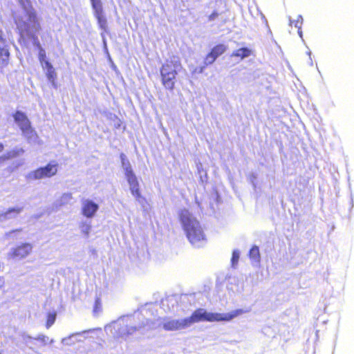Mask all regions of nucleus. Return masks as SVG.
<instances>
[{
    "label": "nucleus",
    "instance_id": "nucleus-4",
    "mask_svg": "<svg viewBox=\"0 0 354 354\" xmlns=\"http://www.w3.org/2000/svg\"><path fill=\"white\" fill-rule=\"evenodd\" d=\"M133 319V316L132 315H122L117 320L106 325L104 330L115 339H127L141 328L140 326L131 325Z\"/></svg>",
    "mask_w": 354,
    "mask_h": 354
},
{
    "label": "nucleus",
    "instance_id": "nucleus-12",
    "mask_svg": "<svg viewBox=\"0 0 354 354\" xmlns=\"http://www.w3.org/2000/svg\"><path fill=\"white\" fill-rule=\"evenodd\" d=\"M166 67V66H161L160 68L161 82L165 88H175L174 86L176 82L178 73L168 70Z\"/></svg>",
    "mask_w": 354,
    "mask_h": 354
},
{
    "label": "nucleus",
    "instance_id": "nucleus-11",
    "mask_svg": "<svg viewBox=\"0 0 354 354\" xmlns=\"http://www.w3.org/2000/svg\"><path fill=\"white\" fill-rule=\"evenodd\" d=\"M57 169L58 163L55 160H51L46 165L39 167L37 169L30 171L26 175V178L32 180L50 178L57 174Z\"/></svg>",
    "mask_w": 354,
    "mask_h": 354
},
{
    "label": "nucleus",
    "instance_id": "nucleus-10",
    "mask_svg": "<svg viewBox=\"0 0 354 354\" xmlns=\"http://www.w3.org/2000/svg\"><path fill=\"white\" fill-rule=\"evenodd\" d=\"M226 10V3L224 0L211 1L207 4L203 11V14L206 17L205 21L207 23L214 22Z\"/></svg>",
    "mask_w": 354,
    "mask_h": 354
},
{
    "label": "nucleus",
    "instance_id": "nucleus-6",
    "mask_svg": "<svg viewBox=\"0 0 354 354\" xmlns=\"http://www.w3.org/2000/svg\"><path fill=\"white\" fill-rule=\"evenodd\" d=\"M120 159L121 162V167L123 170L125 178L129 186V190L132 196L136 201L142 203L145 198L142 197L140 188V183L136 176L132 165L127 156L124 153H120Z\"/></svg>",
    "mask_w": 354,
    "mask_h": 354
},
{
    "label": "nucleus",
    "instance_id": "nucleus-29",
    "mask_svg": "<svg viewBox=\"0 0 354 354\" xmlns=\"http://www.w3.org/2000/svg\"><path fill=\"white\" fill-rule=\"evenodd\" d=\"M17 3L19 8L32 4L30 0H15Z\"/></svg>",
    "mask_w": 354,
    "mask_h": 354
},
{
    "label": "nucleus",
    "instance_id": "nucleus-1",
    "mask_svg": "<svg viewBox=\"0 0 354 354\" xmlns=\"http://www.w3.org/2000/svg\"><path fill=\"white\" fill-rule=\"evenodd\" d=\"M15 31L19 35L17 42L22 49L34 50L50 88H58L57 72L45 47L39 38L44 30L41 14L33 4L18 8L12 12Z\"/></svg>",
    "mask_w": 354,
    "mask_h": 354
},
{
    "label": "nucleus",
    "instance_id": "nucleus-3",
    "mask_svg": "<svg viewBox=\"0 0 354 354\" xmlns=\"http://www.w3.org/2000/svg\"><path fill=\"white\" fill-rule=\"evenodd\" d=\"M178 217L186 236L196 248H203L207 243L206 236L197 218L187 209H180Z\"/></svg>",
    "mask_w": 354,
    "mask_h": 354
},
{
    "label": "nucleus",
    "instance_id": "nucleus-27",
    "mask_svg": "<svg viewBox=\"0 0 354 354\" xmlns=\"http://www.w3.org/2000/svg\"><path fill=\"white\" fill-rule=\"evenodd\" d=\"M240 258V251L238 249H235L232 251L231 258V265L232 268H235L238 264Z\"/></svg>",
    "mask_w": 354,
    "mask_h": 354
},
{
    "label": "nucleus",
    "instance_id": "nucleus-30",
    "mask_svg": "<svg viewBox=\"0 0 354 354\" xmlns=\"http://www.w3.org/2000/svg\"><path fill=\"white\" fill-rule=\"evenodd\" d=\"M71 199H72V194L71 193L63 194L62 198H61L62 203L68 202Z\"/></svg>",
    "mask_w": 354,
    "mask_h": 354
},
{
    "label": "nucleus",
    "instance_id": "nucleus-35",
    "mask_svg": "<svg viewBox=\"0 0 354 354\" xmlns=\"http://www.w3.org/2000/svg\"><path fill=\"white\" fill-rule=\"evenodd\" d=\"M103 55H104L106 62L113 59L110 53H108L107 54L105 53Z\"/></svg>",
    "mask_w": 354,
    "mask_h": 354
},
{
    "label": "nucleus",
    "instance_id": "nucleus-45",
    "mask_svg": "<svg viewBox=\"0 0 354 354\" xmlns=\"http://www.w3.org/2000/svg\"><path fill=\"white\" fill-rule=\"evenodd\" d=\"M22 165V162H18L16 165H15V168H17L19 167V166H21Z\"/></svg>",
    "mask_w": 354,
    "mask_h": 354
},
{
    "label": "nucleus",
    "instance_id": "nucleus-14",
    "mask_svg": "<svg viewBox=\"0 0 354 354\" xmlns=\"http://www.w3.org/2000/svg\"><path fill=\"white\" fill-rule=\"evenodd\" d=\"M32 250V245L29 243H24L10 249L8 257L14 259H24L26 257Z\"/></svg>",
    "mask_w": 354,
    "mask_h": 354
},
{
    "label": "nucleus",
    "instance_id": "nucleus-20",
    "mask_svg": "<svg viewBox=\"0 0 354 354\" xmlns=\"http://www.w3.org/2000/svg\"><path fill=\"white\" fill-rule=\"evenodd\" d=\"M248 256L253 264L259 265L261 261V254L259 246L256 245H252L249 250Z\"/></svg>",
    "mask_w": 354,
    "mask_h": 354
},
{
    "label": "nucleus",
    "instance_id": "nucleus-44",
    "mask_svg": "<svg viewBox=\"0 0 354 354\" xmlns=\"http://www.w3.org/2000/svg\"><path fill=\"white\" fill-rule=\"evenodd\" d=\"M351 208H353L354 205H353V199L352 196H351Z\"/></svg>",
    "mask_w": 354,
    "mask_h": 354
},
{
    "label": "nucleus",
    "instance_id": "nucleus-7",
    "mask_svg": "<svg viewBox=\"0 0 354 354\" xmlns=\"http://www.w3.org/2000/svg\"><path fill=\"white\" fill-rule=\"evenodd\" d=\"M234 43L236 44V48L223 57L224 60H227L226 63L228 65L232 66L245 59L256 57V51L252 44L244 41H234Z\"/></svg>",
    "mask_w": 354,
    "mask_h": 354
},
{
    "label": "nucleus",
    "instance_id": "nucleus-32",
    "mask_svg": "<svg viewBox=\"0 0 354 354\" xmlns=\"http://www.w3.org/2000/svg\"><path fill=\"white\" fill-rule=\"evenodd\" d=\"M21 229L11 230L6 234V236L8 238H10V237H11L12 234H14L15 232H21Z\"/></svg>",
    "mask_w": 354,
    "mask_h": 354
},
{
    "label": "nucleus",
    "instance_id": "nucleus-17",
    "mask_svg": "<svg viewBox=\"0 0 354 354\" xmlns=\"http://www.w3.org/2000/svg\"><path fill=\"white\" fill-rule=\"evenodd\" d=\"M162 66H166V68L168 70L178 74L183 69L180 57L175 55L170 56L169 59H167Z\"/></svg>",
    "mask_w": 354,
    "mask_h": 354
},
{
    "label": "nucleus",
    "instance_id": "nucleus-13",
    "mask_svg": "<svg viewBox=\"0 0 354 354\" xmlns=\"http://www.w3.org/2000/svg\"><path fill=\"white\" fill-rule=\"evenodd\" d=\"M100 208L99 205L89 198L82 200L81 214L86 218H93Z\"/></svg>",
    "mask_w": 354,
    "mask_h": 354
},
{
    "label": "nucleus",
    "instance_id": "nucleus-21",
    "mask_svg": "<svg viewBox=\"0 0 354 354\" xmlns=\"http://www.w3.org/2000/svg\"><path fill=\"white\" fill-rule=\"evenodd\" d=\"M162 304L163 306H167V309L166 310L175 313L176 306L178 304V298L176 296L169 297L162 301Z\"/></svg>",
    "mask_w": 354,
    "mask_h": 354
},
{
    "label": "nucleus",
    "instance_id": "nucleus-24",
    "mask_svg": "<svg viewBox=\"0 0 354 354\" xmlns=\"http://www.w3.org/2000/svg\"><path fill=\"white\" fill-rule=\"evenodd\" d=\"M22 339L26 343H28L29 340L35 339L41 342L44 345H46L49 337L43 334H40L35 337H32L29 335L24 334L22 336Z\"/></svg>",
    "mask_w": 354,
    "mask_h": 354
},
{
    "label": "nucleus",
    "instance_id": "nucleus-40",
    "mask_svg": "<svg viewBox=\"0 0 354 354\" xmlns=\"http://www.w3.org/2000/svg\"><path fill=\"white\" fill-rule=\"evenodd\" d=\"M4 149V145L3 143L0 142V152H1Z\"/></svg>",
    "mask_w": 354,
    "mask_h": 354
},
{
    "label": "nucleus",
    "instance_id": "nucleus-37",
    "mask_svg": "<svg viewBox=\"0 0 354 354\" xmlns=\"http://www.w3.org/2000/svg\"><path fill=\"white\" fill-rule=\"evenodd\" d=\"M295 20L292 19L290 17H289V25L292 26V24L295 26Z\"/></svg>",
    "mask_w": 354,
    "mask_h": 354
},
{
    "label": "nucleus",
    "instance_id": "nucleus-47",
    "mask_svg": "<svg viewBox=\"0 0 354 354\" xmlns=\"http://www.w3.org/2000/svg\"><path fill=\"white\" fill-rule=\"evenodd\" d=\"M53 342H54V340H53V339H51L50 340V344H53Z\"/></svg>",
    "mask_w": 354,
    "mask_h": 354
},
{
    "label": "nucleus",
    "instance_id": "nucleus-41",
    "mask_svg": "<svg viewBox=\"0 0 354 354\" xmlns=\"http://www.w3.org/2000/svg\"><path fill=\"white\" fill-rule=\"evenodd\" d=\"M4 281L3 277H0V287L3 286Z\"/></svg>",
    "mask_w": 354,
    "mask_h": 354
},
{
    "label": "nucleus",
    "instance_id": "nucleus-36",
    "mask_svg": "<svg viewBox=\"0 0 354 354\" xmlns=\"http://www.w3.org/2000/svg\"><path fill=\"white\" fill-rule=\"evenodd\" d=\"M89 252L91 253V254L93 255H95L97 254V250L95 248H94L93 247H90L89 248Z\"/></svg>",
    "mask_w": 354,
    "mask_h": 354
},
{
    "label": "nucleus",
    "instance_id": "nucleus-9",
    "mask_svg": "<svg viewBox=\"0 0 354 354\" xmlns=\"http://www.w3.org/2000/svg\"><path fill=\"white\" fill-rule=\"evenodd\" d=\"M230 39L218 37L209 42L207 50L205 57L207 62H211L213 65L217 59L225 55L229 50V43Z\"/></svg>",
    "mask_w": 354,
    "mask_h": 354
},
{
    "label": "nucleus",
    "instance_id": "nucleus-31",
    "mask_svg": "<svg viewBox=\"0 0 354 354\" xmlns=\"http://www.w3.org/2000/svg\"><path fill=\"white\" fill-rule=\"evenodd\" d=\"M294 21L295 22V27L297 28V34L299 36V37L302 39V37H303V31H302V29H301V25H298V20Z\"/></svg>",
    "mask_w": 354,
    "mask_h": 354
},
{
    "label": "nucleus",
    "instance_id": "nucleus-5",
    "mask_svg": "<svg viewBox=\"0 0 354 354\" xmlns=\"http://www.w3.org/2000/svg\"><path fill=\"white\" fill-rule=\"evenodd\" d=\"M93 16L96 21V24L101 38V47L107 46L106 37H111V29L102 0H88Z\"/></svg>",
    "mask_w": 354,
    "mask_h": 354
},
{
    "label": "nucleus",
    "instance_id": "nucleus-42",
    "mask_svg": "<svg viewBox=\"0 0 354 354\" xmlns=\"http://www.w3.org/2000/svg\"><path fill=\"white\" fill-rule=\"evenodd\" d=\"M116 128H119L120 126V120H118V122L115 124Z\"/></svg>",
    "mask_w": 354,
    "mask_h": 354
},
{
    "label": "nucleus",
    "instance_id": "nucleus-38",
    "mask_svg": "<svg viewBox=\"0 0 354 354\" xmlns=\"http://www.w3.org/2000/svg\"><path fill=\"white\" fill-rule=\"evenodd\" d=\"M188 299V298H187V295H183V296H181V297H180V301H185L186 299Z\"/></svg>",
    "mask_w": 354,
    "mask_h": 354
},
{
    "label": "nucleus",
    "instance_id": "nucleus-26",
    "mask_svg": "<svg viewBox=\"0 0 354 354\" xmlns=\"http://www.w3.org/2000/svg\"><path fill=\"white\" fill-rule=\"evenodd\" d=\"M56 318H57V313L55 311L49 312L47 314L46 327L47 328H50L55 322Z\"/></svg>",
    "mask_w": 354,
    "mask_h": 354
},
{
    "label": "nucleus",
    "instance_id": "nucleus-25",
    "mask_svg": "<svg viewBox=\"0 0 354 354\" xmlns=\"http://www.w3.org/2000/svg\"><path fill=\"white\" fill-rule=\"evenodd\" d=\"M111 70L115 73L116 78L124 82L123 77L118 68L117 65L114 62L113 59L106 62Z\"/></svg>",
    "mask_w": 354,
    "mask_h": 354
},
{
    "label": "nucleus",
    "instance_id": "nucleus-22",
    "mask_svg": "<svg viewBox=\"0 0 354 354\" xmlns=\"http://www.w3.org/2000/svg\"><path fill=\"white\" fill-rule=\"evenodd\" d=\"M24 153V150L22 147H15L12 150L7 151L6 153L0 156V160H6L17 157Z\"/></svg>",
    "mask_w": 354,
    "mask_h": 354
},
{
    "label": "nucleus",
    "instance_id": "nucleus-43",
    "mask_svg": "<svg viewBox=\"0 0 354 354\" xmlns=\"http://www.w3.org/2000/svg\"><path fill=\"white\" fill-rule=\"evenodd\" d=\"M308 63H309V65L311 66L313 65L312 57L309 58V62Z\"/></svg>",
    "mask_w": 354,
    "mask_h": 354
},
{
    "label": "nucleus",
    "instance_id": "nucleus-16",
    "mask_svg": "<svg viewBox=\"0 0 354 354\" xmlns=\"http://www.w3.org/2000/svg\"><path fill=\"white\" fill-rule=\"evenodd\" d=\"M93 330L94 329H89L83 330L82 332L72 333L68 337L63 338L62 339V343L64 345L67 346L73 345L75 342L82 341V339H80L79 337H83L84 339H86L87 337L86 335Z\"/></svg>",
    "mask_w": 354,
    "mask_h": 354
},
{
    "label": "nucleus",
    "instance_id": "nucleus-28",
    "mask_svg": "<svg viewBox=\"0 0 354 354\" xmlns=\"http://www.w3.org/2000/svg\"><path fill=\"white\" fill-rule=\"evenodd\" d=\"M257 179V174L256 173L252 172L248 176V180L250 183L252 185L254 189L256 188V180Z\"/></svg>",
    "mask_w": 354,
    "mask_h": 354
},
{
    "label": "nucleus",
    "instance_id": "nucleus-15",
    "mask_svg": "<svg viewBox=\"0 0 354 354\" xmlns=\"http://www.w3.org/2000/svg\"><path fill=\"white\" fill-rule=\"evenodd\" d=\"M10 60V47L8 44H0V73H3Z\"/></svg>",
    "mask_w": 354,
    "mask_h": 354
},
{
    "label": "nucleus",
    "instance_id": "nucleus-19",
    "mask_svg": "<svg viewBox=\"0 0 354 354\" xmlns=\"http://www.w3.org/2000/svg\"><path fill=\"white\" fill-rule=\"evenodd\" d=\"M213 64L211 62H207L206 57L204 56L202 62L197 66H189V71L192 77L196 78V75L203 74L207 68L212 66Z\"/></svg>",
    "mask_w": 354,
    "mask_h": 354
},
{
    "label": "nucleus",
    "instance_id": "nucleus-34",
    "mask_svg": "<svg viewBox=\"0 0 354 354\" xmlns=\"http://www.w3.org/2000/svg\"><path fill=\"white\" fill-rule=\"evenodd\" d=\"M102 50L103 54H105V53L107 54L108 53H110L109 49V46H102Z\"/></svg>",
    "mask_w": 354,
    "mask_h": 354
},
{
    "label": "nucleus",
    "instance_id": "nucleus-48",
    "mask_svg": "<svg viewBox=\"0 0 354 354\" xmlns=\"http://www.w3.org/2000/svg\"><path fill=\"white\" fill-rule=\"evenodd\" d=\"M0 354H1V353L0 352Z\"/></svg>",
    "mask_w": 354,
    "mask_h": 354
},
{
    "label": "nucleus",
    "instance_id": "nucleus-39",
    "mask_svg": "<svg viewBox=\"0 0 354 354\" xmlns=\"http://www.w3.org/2000/svg\"><path fill=\"white\" fill-rule=\"evenodd\" d=\"M306 55L309 56V58H311L312 52L310 51V50L306 51Z\"/></svg>",
    "mask_w": 354,
    "mask_h": 354
},
{
    "label": "nucleus",
    "instance_id": "nucleus-23",
    "mask_svg": "<svg viewBox=\"0 0 354 354\" xmlns=\"http://www.w3.org/2000/svg\"><path fill=\"white\" fill-rule=\"evenodd\" d=\"M81 232L84 234L86 239H88L91 230V221H82L79 225Z\"/></svg>",
    "mask_w": 354,
    "mask_h": 354
},
{
    "label": "nucleus",
    "instance_id": "nucleus-2",
    "mask_svg": "<svg viewBox=\"0 0 354 354\" xmlns=\"http://www.w3.org/2000/svg\"><path fill=\"white\" fill-rule=\"evenodd\" d=\"M250 308H237L228 313H214L203 308H198L192 312L190 316L174 319L165 317L160 321V326L165 331L185 330L198 322H230L244 313H249Z\"/></svg>",
    "mask_w": 354,
    "mask_h": 354
},
{
    "label": "nucleus",
    "instance_id": "nucleus-8",
    "mask_svg": "<svg viewBox=\"0 0 354 354\" xmlns=\"http://www.w3.org/2000/svg\"><path fill=\"white\" fill-rule=\"evenodd\" d=\"M12 117L27 142L28 143L35 142L38 136L26 113L22 111L17 110L12 113Z\"/></svg>",
    "mask_w": 354,
    "mask_h": 354
},
{
    "label": "nucleus",
    "instance_id": "nucleus-33",
    "mask_svg": "<svg viewBox=\"0 0 354 354\" xmlns=\"http://www.w3.org/2000/svg\"><path fill=\"white\" fill-rule=\"evenodd\" d=\"M297 20H298V25H301V24L304 22V18H303L302 15H299L297 16Z\"/></svg>",
    "mask_w": 354,
    "mask_h": 354
},
{
    "label": "nucleus",
    "instance_id": "nucleus-46",
    "mask_svg": "<svg viewBox=\"0 0 354 354\" xmlns=\"http://www.w3.org/2000/svg\"><path fill=\"white\" fill-rule=\"evenodd\" d=\"M264 88H266V89L270 88V86L266 85V86H265Z\"/></svg>",
    "mask_w": 354,
    "mask_h": 354
},
{
    "label": "nucleus",
    "instance_id": "nucleus-18",
    "mask_svg": "<svg viewBox=\"0 0 354 354\" xmlns=\"http://www.w3.org/2000/svg\"><path fill=\"white\" fill-rule=\"evenodd\" d=\"M23 210L24 207L15 206L9 207L5 212H0V223L17 218L18 214H19Z\"/></svg>",
    "mask_w": 354,
    "mask_h": 354
}]
</instances>
